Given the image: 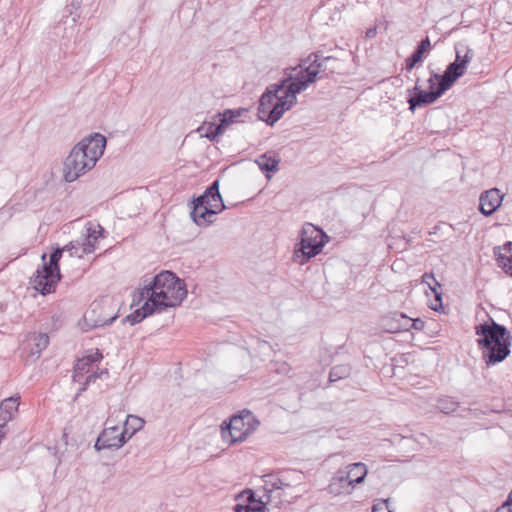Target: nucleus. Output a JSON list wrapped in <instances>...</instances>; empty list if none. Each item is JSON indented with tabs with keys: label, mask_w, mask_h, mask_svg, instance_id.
Masks as SVG:
<instances>
[{
	"label": "nucleus",
	"mask_w": 512,
	"mask_h": 512,
	"mask_svg": "<svg viewBox=\"0 0 512 512\" xmlns=\"http://www.w3.org/2000/svg\"><path fill=\"white\" fill-rule=\"evenodd\" d=\"M411 318L404 313L392 312L389 315L382 317L380 326L387 333H397L404 330H409V323Z\"/></svg>",
	"instance_id": "14"
},
{
	"label": "nucleus",
	"mask_w": 512,
	"mask_h": 512,
	"mask_svg": "<svg viewBox=\"0 0 512 512\" xmlns=\"http://www.w3.org/2000/svg\"><path fill=\"white\" fill-rule=\"evenodd\" d=\"M354 488L355 487L346 474L345 470L339 469L333 475L327 490L330 494L337 496L343 493H350L351 489Z\"/></svg>",
	"instance_id": "16"
},
{
	"label": "nucleus",
	"mask_w": 512,
	"mask_h": 512,
	"mask_svg": "<svg viewBox=\"0 0 512 512\" xmlns=\"http://www.w3.org/2000/svg\"><path fill=\"white\" fill-rule=\"evenodd\" d=\"M238 498H245L247 504L237 503L233 510L234 512H266L267 502L263 500H256L254 497V492L250 489L243 491L238 495Z\"/></svg>",
	"instance_id": "15"
},
{
	"label": "nucleus",
	"mask_w": 512,
	"mask_h": 512,
	"mask_svg": "<svg viewBox=\"0 0 512 512\" xmlns=\"http://www.w3.org/2000/svg\"><path fill=\"white\" fill-rule=\"evenodd\" d=\"M439 76H441V74H438V73H435L434 71H431V74H430V77L428 79V83H429V90H435L436 89V84L438 85L440 83V78H438Z\"/></svg>",
	"instance_id": "36"
},
{
	"label": "nucleus",
	"mask_w": 512,
	"mask_h": 512,
	"mask_svg": "<svg viewBox=\"0 0 512 512\" xmlns=\"http://www.w3.org/2000/svg\"><path fill=\"white\" fill-rule=\"evenodd\" d=\"M263 490L265 492L264 498L267 504L271 503L273 498H275L274 493L284 489L285 487H290V484L286 481V478L278 477L273 474H267L263 477Z\"/></svg>",
	"instance_id": "17"
},
{
	"label": "nucleus",
	"mask_w": 512,
	"mask_h": 512,
	"mask_svg": "<svg viewBox=\"0 0 512 512\" xmlns=\"http://www.w3.org/2000/svg\"><path fill=\"white\" fill-rule=\"evenodd\" d=\"M422 283L427 284L430 290L431 287L441 288V284L436 280L432 273L423 274Z\"/></svg>",
	"instance_id": "34"
},
{
	"label": "nucleus",
	"mask_w": 512,
	"mask_h": 512,
	"mask_svg": "<svg viewBox=\"0 0 512 512\" xmlns=\"http://www.w3.org/2000/svg\"><path fill=\"white\" fill-rule=\"evenodd\" d=\"M424 326L425 322L420 318L411 319V322L409 323V329H414L418 331L423 330Z\"/></svg>",
	"instance_id": "37"
},
{
	"label": "nucleus",
	"mask_w": 512,
	"mask_h": 512,
	"mask_svg": "<svg viewBox=\"0 0 512 512\" xmlns=\"http://www.w3.org/2000/svg\"><path fill=\"white\" fill-rule=\"evenodd\" d=\"M89 367H90V365L84 359V357L82 359L78 360V362L75 365L74 379H76V377H78V376L83 375L84 373L89 372Z\"/></svg>",
	"instance_id": "33"
},
{
	"label": "nucleus",
	"mask_w": 512,
	"mask_h": 512,
	"mask_svg": "<svg viewBox=\"0 0 512 512\" xmlns=\"http://www.w3.org/2000/svg\"><path fill=\"white\" fill-rule=\"evenodd\" d=\"M259 421L249 410H243L230 418L226 427H221L223 440L232 445L244 441L259 426Z\"/></svg>",
	"instance_id": "7"
},
{
	"label": "nucleus",
	"mask_w": 512,
	"mask_h": 512,
	"mask_svg": "<svg viewBox=\"0 0 512 512\" xmlns=\"http://www.w3.org/2000/svg\"><path fill=\"white\" fill-rule=\"evenodd\" d=\"M60 278V272H57L51 267L43 264L41 268L37 269L32 278L33 287L42 295H46L55 290Z\"/></svg>",
	"instance_id": "9"
},
{
	"label": "nucleus",
	"mask_w": 512,
	"mask_h": 512,
	"mask_svg": "<svg viewBox=\"0 0 512 512\" xmlns=\"http://www.w3.org/2000/svg\"><path fill=\"white\" fill-rule=\"evenodd\" d=\"M388 509V500H382L372 507V512H379L380 510L386 511ZM391 512V511H388Z\"/></svg>",
	"instance_id": "39"
},
{
	"label": "nucleus",
	"mask_w": 512,
	"mask_h": 512,
	"mask_svg": "<svg viewBox=\"0 0 512 512\" xmlns=\"http://www.w3.org/2000/svg\"><path fill=\"white\" fill-rule=\"evenodd\" d=\"M431 49V42L429 37L423 39L417 46L416 50L406 59V70L411 71L417 63L422 62L424 54L428 53Z\"/></svg>",
	"instance_id": "21"
},
{
	"label": "nucleus",
	"mask_w": 512,
	"mask_h": 512,
	"mask_svg": "<svg viewBox=\"0 0 512 512\" xmlns=\"http://www.w3.org/2000/svg\"><path fill=\"white\" fill-rule=\"evenodd\" d=\"M327 240L328 236L322 229L310 223L305 224L301 230L300 242L295 246L294 262L304 265L322 251Z\"/></svg>",
	"instance_id": "6"
},
{
	"label": "nucleus",
	"mask_w": 512,
	"mask_h": 512,
	"mask_svg": "<svg viewBox=\"0 0 512 512\" xmlns=\"http://www.w3.org/2000/svg\"><path fill=\"white\" fill-rule=\"evenodd\" d=\"M493 252L497 265L512 277V242H507L502 247H495Z\"/></svg>",
	"instance_id": "18"
},
{
	"label": "nucleus",
	"mask_w": 512,
	"mask_h": 512,
	"mask_svg": "<svg viewBox=\"0 0 512 512\" xmlns=\"http://www.w3.org/2000/svg\"><path fill=\"white\" fill-rule=\"evenodd\" d=\"M495 512H512V507H509L508 503H503Z\"/></svg>",
	"instance_id": "40"
},
{
	"label": "nucleus",
	"mask_w": 512,
	"mask_h": 512,
	"mask_svg": "<svg viewBox=\"0 0 512 512\" xmlns=\"http://www.w3.org/2000/svg\"><path fill=\"white\" fill-rule=\"evenodd\" d=\"M19 403L20 396H12L3 400L0 404V422L7 424L12 420L18 410Z\"/></svg>",
	"instance_id": "20"
},
{
	"label": "nucleus",
	"mask_w": 512,
	"mask_h": 512,
	"mask_svg": "<svg viewBox=\"0 0 512 512\" xmlns=\"http://www.w3.org/2000/svg\"><path fill=\"white\" fill-rule=\"evenodd\" d=\"M84 359L88 362L89 365H91L92 363L100 361L102 359V354L96 350V352L85 356Z\"/></svg>",
	"instance_id": "38"
},
{
	"label": "nucleus",
	"mask_w": 512,
	"mask_h": 512,
	"mask_svg": "<svg viewBox=\"0 0 512 512\" xmlns=\"http://www.w3.org/2000/svg\"><path fill=\"white\" fill-rule=\"evenodd\" d=\"M454 50L456 55L454 62L467 69L474 57L473 50L463 41L455 43Z\"/></svg>",
	"instance_id": "23"
},
{
	"label": "nucleus",
	"mask_w": 512,
	"mask_h": 512,
	"mask_svg": "<svg viewBox=\"0 0 512 512\" xmlns=\"http://www.w3.org/2000/svg\"><path fill=\"white\" fill-rule=\"evenodd\" d=\"M420 79L417 78L413 88L415 95L408 99L409 109L414 112L417 107L434 103L447 90L439 83L435 90L423 91L419 85Z\"/></svg>",
	"instance_id": "11"
},
{
	"label": "nucleus",
	"mask_w": 512,
	"mask_h": 512,
	"mask_svg": "<svg viewBox=\"0 0 512 512\" xmlns=\"http://www.w3.org/2000/svg\"><path fill=\"white\" fill-rule=\"evenodd\" d=\"M332 56L320 57L319 52L311 53L305 62L309 65L300 69L295 74L297 68H290L287 78L279 83L267 87L259 100L258 114L259 118L267 125L273 126L283 114L291 109L297 101L296 95L306 90L308 86L315 82L318 74L326 70L325 63L334 60Z\"/></svg>",
	"instance_id": "1"
},
{
	"label": "nucleus",
	"mask_w": 512,
	"mask_h": 512,
	"mask_svg": "<svg viewBox=\"0 0 512 512\" xmlns=\"http://www.w3.org/2000/svg\"><path fill=\"white\" fill-rule=\"evenodd\" d=\"M248 112L246 108L226 109L221 113H217L214 118L218 119V124H223V133L230 125L237 122V119Z\"/></svg>",
	"instance_id": "22"
},
{
	"label": "nucleus",
	"mask_w": 512,
	"mask_h": 512,
	"mask_svg": "<svg viewBox=\"0 0 512 512\" xmlns=\"http://www.w3.org/2000/svg\"><path fill=\"white\" fill-rule=\"evenodd\" d=\"M351 367L348 364H341L334 366L329 373V381L336 382L341 379L349 377L351 374Z\"/></svg>",
	"instance_id": "29"
},
{
	"label": "nucleus",
	"mask_w": 512,
	"mask_h": 512,
	"mask_svg": "<svg viewBox=\"0 0 512 512\" xmlns=\"http://www.w3.org/2000/svg\"><path fill=\"white\" fill-rule=\"evenodd\" d=\"M127 441L128 438H126L122 432L119 431L118 426L106 427L99 434L94 444V448L97 451L105 449L117 450L121 448Z\"/></svg>",
	"instance_id": "10"
},
{
	"label": "nucleus",
	"mask_w": 512,
	"mask_h": 512,
	"mask_svg": "<svg viewBox=\"0 0 512 512\" xmlns=\"http://www.w3.org/2000/svg\"><path fill=\"white\" fill-rule=\"evenodd\" d=\"M343 469L345 470L354 487L357 484L364 482V479L368 473L367 466L362 462L349 464Z\"/></svg>",
	"instance_id": "24"
},
{
	"label": "nucleus",
	"mask_w": 512,
	"mask_h": 512,
	"mask_svg": "<svg viewBox=\"0 0 512 512\" xmlns=\"http://www.w3.org/2000/svg\"><path fill=\"white\" fill-rule=\"evenodd\" d=\"M431 292L434 294V300L430 303V308L434 311L442 309V291L441 288L431 287Z\"/></svg>",
	"instance_id": "32"
},
{
	"label": "nucleus",
	"mask_w": 512,
	"mask_h": 512,
	"mask_svg": "<svg viewBox=\"0 0 512 512\" xmlns=\"http://www.w3.org/2000/svg\"><path fill=\"white\" fill-rule=\"evenodd\" d=\"M103 374L107 375L108 371L101 370L100 372H93L92 374L88 375L86 378V381L83 384V387L80 389L79 393H82L83 391H85L91 382H94L97 378H100L101 375H103Z\"/></svg>",
	"instance_id": "35"
},
{
	"label": "nucleus",
	"mask_w": 512,
	"mask_h": 512,
	"mask_svg": "<svg viewBox=\"0 0 512 512\" xmlns=\"http://www.w3.org/2000/svg\"><path fill=\"white\" fill-rule=\"evenodd\" d=\"M86 235L83 240L71 241L66 245L70 251V256L82 258L85 254L93 253L96 249V242L103 237L104 229L100 224L88 223Z\"/></svg>",
	"instance_id": "8"
},
{
	"label": "nucleus",
	"mask_w": 512,
	"mask_h": 512,
	"mask_svg": "<svg viewBox=\"0 0 512 512\" xmlns=\"http://www.w3.org/2000/svg\"><path fill=\"white\" fill-rule=\"evenodd\" d=\"M191 218L198 226L213 223V217L225 209L219 192V180H215L199 197L192 202Z\"/></svg>",
	"instance_id": "5"
},
{
	"label": "nucleus",
	"mask_w": 512,
	"mask_h": 512,
	"mask_svg": "<svg viewBox=\"0 0 512 512\" xmlns=\"http://www.w3.org/2000/svg\"><path fill=\"white\" fill-rule=\"evenodd\" d=\"M467 69H465L462 65H459L458 63H455L454 61L451 62L444 71L440 78V84L444 87V89L448 90L453 83L462 77Z\"/></svg>",
	"instance_id": "19"
},
{
	"label": "nucleus",
	"mask_w": 512,
	"mask_h": 512,
	"mask_svg": "<svg viewBox=\"0 0 512 512\" xmlns=\"http://www.w3.org/2000/svg\"><path fill=\"white\" fill-rule=\"evenodd\" d=\"M366 34L367 37H372L375 34V30L369 29Z\"/></svg>",
	"instance_id": "42"
},
{
	"label": "nucleus",
	"mask_w": 512,
	"mask_h": 512,
	"mask_svg": "<svg viewBox=\"0 0 512 512\" xmlns=\"http://www.w3.org/2000/svg\"><path fill=\"white\" fill-rule=\"evenodd\" d=\"M67 251L70 253L69 250H67V247H63L62 249L58 248L56 249L51 255H50V259H49V262H46L45 259H46V254H43L42 255V260H43V264L51 267L52 269H54L55 271L57 272H60V269H59V260L62 256V254Z\"/></svg>",
	"instance_id": "31"
},
{
	"label": "nucleus",
	"mask_w": 512,
	"mask_h": 512,
	"mask_svg": "<svg viewBox=\"0 0 512 512\" xmlns=\"http://www.w3.org/2000/svg\"><path fill=\"white\" fill-rule=\"evenodd\" d=\"M504 503H508V506L512 507V491L509 493L508 498Z\"/></svg>",
	"instance_id": "41"
},
{
	"label": "nucleus",
	"mask_w": 512,
	"mask_h": 512,
	"mask_svg": "<svg viewBox=\"0 0 512 512\" xmlns=\"http://www.w3.org/2000/svg\"><path fill=\"white\" fill-rule=\"evenodd\" d=\"M106 138L95 133L83 138L70 151L63 163V177L66 182H74L93 169L104 153Z\"/></svg>",
	"instance_id": "3"
},
{
	"label": "nucleus",
	"mask_w": 512,
	"mask_h": 512,
	"mask_svg": "<svg viewBox=\"0 0 512 512\" xmlns=\"http://www.w3.org/2000/svg\"><path fill=\"white\" fill-rule=\"evenodd\" d=\"M144 423L142 418L135 415H128L121 432L129 440L137 431L143 428Z\"/></svg>",
	"instance_id": "27"
},
{
	"label": "nucleus",
	"mask_w": 512,
	"mask_h": 512,
	"mask_svg": "<svg viewBox=\"0 0 512 512\" xmlns=\"http://www.w3.org/2000/svg\"><path fill=\"white\" fill-rule=\"evenodd\" d=\"M504 194L498 188H491L480 194L479 211L484 216L492 215L501 205Z\"/></svg>",
	"instance_id": "13"
},
{
	"label": "nucleus",
	"mask_w": 512,
	"mask_h": 512,
	"mask_svg": "<svg viewBox=\"0 0 512 512\" xmlns=\"http://www.w3.org/2000/svg\"><path fill=\"white\" fill-rule=\"evenodd\" d=\"M198 132H200L201 136L206 137L210 141H215L218 136L223 134V124L205 121L198 128Z\"/></svg>",
	"instance_id": "26"
},
{
	"label": "nucleus",
	"mask_w": 512,
	"mask_h": 512,
	"mask_svg": "<svg viewBox=\"0 0 512 512\" xmlns=\"http://www.w3.org/2000/svg\"><path fill=\"white\" fill-rule=\"evenodd\" d=\"M187 296L186 285L170 271H162L144 286L134 291L132 306L148 299L159 312L179 306Z\"/></svg>",
	"instance_id": "2"
},
{
	"label": "nucleus",
	"mask_w": 512,
	"mask_h": 512,
	"mask_svg": "<svg viewBox=\"0 0 512 512\" xmlns=\"http://www.w3.org/2000/svg\"><path fill=\"white\" fill-rule=\"evenodd\" d=\"M49 345V336L47 333L30 332L26 335L23 342V350L33 361L37 360L41 353Z\"/></svg>",
	"instance_id": "12"
},
{
	"label": "nucleus",
	"mask_w": 512,
	"mask_h": 512,
	"mask_svg": "<svg viewBox=\"0 0 512 512\" xmlns=\"http://www.w3.org/2000/svg\"><path fill=\"white\" fill-rule=\"evenodd\" d=\"M144 304L141 308L136 309L133 313L126 316L125 321L131 325H135L145 319L147 316L152 315L155 312H159L148 299H144Z\"/></svg>",
	"instance_id": "25"
},
{
	"label": "nucleus",
	"mask_w": 512,
	"mask_h": 512,
	"mask_svg": "<svg viewBox=\"0 0 512 512\" xmlns=\"http://www.w3.org/2000/svg\"><path fill=\"white\" fill-rule=\"evenodd\" d=\"M255 163L263 172H276L278 170L279 159L275 156H270L267 153L260 155Z\"/></svg>",
	"instance_id": "28"
},
{
	"label": "nucleus",
	"mask_w": 512,
	"mask_h": 512,
	"mask_svg": "<svg viewBox=\"0 0 512 512\" xmlns=\"http://www.w3.org/2000/svg\"><path fill=\"white\" fill-rule=\"evenodd\" d=\"M475 334L482 359L488 367L504 361L510 355L512 335L505 326L490 319L477 325Z\"/></svg>",
	"instance_id": "4"
},
{
	"label": "nucleus",
	"mask_w": 512,
	"mask_h": 512,
	"mask_svg": "<svg viewBox=\"0 0 512 512\" xmlns=\"http://www.w3.org/2000/svg\"><path fill=\"white\" fill-rule=\"evenodd\" d=\"M458 406L459 403L449 396L441 397L437 401V408L444 414H449L456 411Z\"/></svg>",
	"instance_id": "30"
}]
</instances>
